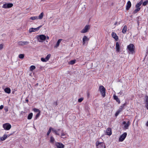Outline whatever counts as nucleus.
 <instances>
[{
    "instance_id": "nucleus-5",
    "label": "nucleus",
    "mask_w": 148,
    "mask_h": 148,
    "mask_svg": "<svg viewBox=\"0 0 148 148\" xmlns=\"http://www.w3.org/2000/svg\"><path fill=\"white\" fill-rule=\"evenodd\" d=\"M90 28V26L89 25H86L84 28L81 31V32L82 33H86L88 32Z\"/></svg>"
},
{
    "instance_id": "nucleus-54",
    "label": "nucleus",
    "mask_w": 148,
    "mask_h": 148,
    "mask_svg": "<svg viewBox=\"0 0 148 148\" xmlns=\"http://www.w3.org/2000/svg\"><path fill=\"white\" fill-rule=\"evenodd\" d=\"M88 95H89V93H88Z\"/></svg>"
},
{
    "instance_id": "nucleus-48",
    "label": "nucleus",
    "mask_w": 148,
    "mask_h": 148,
    "mask_svg": "<svg viewBox=\"0 0 148 148\" xmlns=\"http://www.w3.org/2000/svg\"><path fill=\"white\" fill-rule=\"evenodd\" d=\"M119 94L120 95H123V94L122 93V92H119Z\"/></svg>"
},
{
    "instance_id": "nucleus-46",
    "label": "nucleus",
    "mask_w": 148,
    "mask_h": 148,
    "mask_svg": "<svg viewBox=\"0 0 148 148\" xmlns=\"http://www.w3.org/2000/svg\"><path fill=\"white\" fill-rule=\"evenodd\" d=\"M3 108V105H1L0 106V110H1Z\"/></svg>"
},
{
    "instance_id": "nucleus-22",
    "label": "nucleus",
    "mask_w": 148,
    "mask_h": 148,
    "mask_svg": "<svg viewBox=\"0 0 148 148\" xmlns=\"http://www.w3.org/2000/svg\"><path fill=\"white\" fill-rule=\"evenodd\" d=\"M126 103H124L123 104L122 106H120L119 109L118 110L120 111L121 112L122 110L124 109V106H125Z\"/></svg>"
},
{
    "instance_id": "nucleus-35",
    "label": "nucleus",
    "mask_w": 148,
    "mask_h": 148,
    "mask_svg": "<svg viewBox=\"0 0 148 148\" xmlns=\"http://www.w3.org/2000/svg\"><path fill=\"white\" fill-rule=\"evenodd\" d=\"M24 57V55L23 54H20L18 56V57L20 59H23Z\"/></svg>"
},
{
    "instance_id": "nucleus-49",
    "label": "nucleus",
    "mask_w": 148,
    "mask_h": 148,
    "mask_svg": "<svg viewBox=\"0 0 148 148\" xmlns=\"http://www.w3.org/2000/svg\"><path fill=\"white\" fill-rule=\"evenodd\" d=\"M146 126H147L148 127V121L147 122V123H146Z\"/></svg>"
},
{
    "instance_id": "nucleus-34",
    "label": "nucleus",
    "mask_w": 148,
    "mask_h": 148,
    "mask_svg": "<svg viewBox=\"0 0 148 148\" xmlns=\"http://www.w3.org/2000/svg\"><path fill=\"white\" fill-rule=\"evenodd\" d=\"M36 68V67L32 65L31 66L30 68V70L31 71H33Z\"/></svg>"
},
{
    "instance_id": "nucleus-45",
    "label": "nucleus",
    "mask_w": 148,
    "mask_h": 148,
    "mask_svg": "<svg viewBox=\"0 0 148 148\" xmlns=\"http://www.w3.org/2000/svg\"><path fill=\"white\" fill-rule=\"evenodd\" d=\"M42 25H40L38 27H37V30L38 31L40 28V27H42Z\"/></svg>"
},
{
    "instance_id": "nucleus-10",
    "label": "nucleus",
    "mask_w": 148,
    "mask_h": 148,
    "mask_svg": "<svg viewBox=\"0 0 148 148\" xmlns=\"http://www.w3.org/2000/svg\"><path fill=\"white\" fill-rule=\"evenodd\" d=\"M123 124L124 125V127L126 129H127L129 125H130V123L129 121H127V122L124 121L123 122Z\"/></svg>"
},
{
    "instance_id": "nucleus-18",
    "label": "nucleus",
    "mask_w": 148,
    "mask_h": 148,
    "mask_svg": "<svg viewBox=\"0 0 148 148\" xmlns=\"http://www.w3.org/2000/svg\"><path fill=\"white\" fill-rule=\"evenodd\" d=\"M131 6V3L130 1H128L127 3L126 9L128 10L129 9Z\"/></svg>"
},
{
    "instance_id": "nucleus-31",
    "label": "nucleus",
    "mask_w": 148,
    "mask_h": 148,
    "mask_svg": "<svg viewBox=\"0 0 148 148\" xmlns=\"http://www.w3.org/2000/svg\"><path fill=\"white\" fill-rule=\"evenodd\" d=\"M30 19L32 20H34L35 19H38V16H33L31 17L30 18Z\"/></svg>"
},
{
    "instance_id": "nucleus-36",
    "label": "nucleus",
    "mask_w": 148,
    "mask_h": 148,
    "mask_svg": "<svg viewBox=\"0 0 148 148\" xmlns=\"http://www.w3.org/2000/svg\"><path fill=\"white\" fill-rule=\"evenodd\" d=\"M52 129V128L51 127H50L49 128V130L47 132V136H48L49 135V134L51 132V130Z\"/></svg>"
},
{
    "instance_id": "nucleus-40",
    "label": "nucleus",
    "mask_w": 148,
    "mask_h": 148,
    "mask_svg": "<svg viewBox=\"0 0 148 148\" xmlns=\"http://www.w3.org/2000/svg\"><path fill=\"white\" fill-rule=\"evenodd\" d=\"M41 60L43 62H47L45 59V58H41Z\"/></svg>"
},
{
    "instance_id": "nucleus-53",
    "label": "nucleus",
    "mask_w": 148,
    "mask_h": 148,
    "mask_svg": "<svg viewBox=\"0 0 148 148\" xmlns=\"http://www.w3.org/2000/svg\"><path fill=\"white\" fill-rule=\"evenodd\" d=\"M26 101H28V99H26Z\"/></svg>"
},
{
    "instance_id": "nucleus-37",
    "label": "nucleus",
    "mask_w": 148,
    "mask_h": 148,
    "mask_svg": "<svg viewBox=\"0 0 148 148\" xmlns=\"http://www.w3.org/2000/svg\"><path fill=\"white\" fill-rule=\"evenodd\" d=\"M148 3V1H144V2H143V6H145V5H146Z\"/></svg>"
},
{
    "instance_id": "nucleus-3",
    "label": "nucleus",
    "mask_w": 148,
    "mask_h": 148,
    "mask_svg": "<svg viewBox=\"0 0 148 148\" xmlns=\"http://www.w3.org/2000/svg\"><path fill=\"white\" fill-rule=\"evenodd\" d=\"M101 94L103 97H104L106 95V90L105 88L102 86H99V88Z\"/></svg>"
},
{
    "instance_id": "nucleus-9",
    "label": "nucleus",
    "mask_w": 148,
    "mask_h": 148,
    "mask_svg": "<svg viewBox=\"0 0 148 148\" xmlns=\"http://www.w3.org/2000/svg\"><path fill=\"white\" fill-rule=\"evenodd\" d=\"M127 135L126 132L124 133L123 134L121 135L119 138V141H123Z\"/></svg>"
},
{
    "instance_id": "nucleus-33",
    "label": "nucleus",
    "mask_w": 148,
    "mask_h": 148,
    "mask_svg": "<svg viewBox=\"0 0 148 148\" xmlns=\"http://www.w3.org/2000/svg\"><path fill=\"white\" fill-rule=\"evenodd\" d=\"M136 9L134 11L133 13L134 14H135L136 13H137V12L139 11L140 10V8H136Z\"/></svg>"
},
{
    "instance_id": "nucleus-23",
    "label": "nucleus",
    "mask_w": 148,
    "mask_h": 148,
    "mask_svg": "<svg viewBox=\"0 0 148 148\" xmlns=\"http://www.w3.org/2000/svg\"><path fill=\"white\" fill-rule=\"evenodd\" d=\"M143 2V0H141L136 5V8H139V7L141 5Z\"/></svg>"
},
{
    "instance_id": "nucleus-24",
    "label": "nucleus",
    "mask_w": 148,
    "mask_h": 148,
    "mask_svg": "<svg viewBox=\"0 0 148 148\" xmlns=\"http://www.w3.org/2000/svg\"><path fill=\"white\" fill-rule=\"evenodd\" d=\"M43 16L44 13L43 12L41 13L40 14L39 16L38 17V19H41L42 18Z\"/></svg>"
},
{
    "instance_id": "nucleus-2",
    "label": "nucleus",
    "mask_w": 148,
    "mask_h": 148,
    "mask_svg": "<svg viewBox=\"0 0 148 148\" xmlns=\"http://www.w3.org/2000/svg\"><path fill=\"white\" fill-rule=\"evenodd\" d=\"M37 38L39 42H42L46 38V37L44 35H40L38 36Z\"/></svg>"
},
{
    "instance_id": "nucleus-8",
    "label": "nucleus",
    "mask_w": 148,
    "mask_h": 148,
    "mask_svg": "<svg viewBox=\"0 0 148 148\" xmlns=\"http://www.w3.org/2000/svg\"><path fill=\"white\" fill-rule=\"evenodd\" d=\"M13 4L12 3H6L3 5L2 8H8L12 7Z\"/></svg>"
},
{
    "instance_id": "nucleus-30",
    "label": "nucleus",
    "mask_w": 148,
    "mask_h": 148,
    "mask_svg": "<svg viewBox=\"0 0 148 148\" xmlns=\"http://www.w3.org/2000/svg\"><path fill=\"white\" fill-rule=\"evenodd\" d=\"M51 56V55L50 54H48L47 56L45 58V59L47 61H48L49 59Z\"/></svg>"
},
{
    "instance_id": "nucleus-25",
    "label": "nucleus",
    "mask_w": 148,
    "mask_h": 148,
    "mask_svg": "<svg viewBox=\"0 0 148 148\" xmlns=\"http://www.w3.org/2000/svg\"><path fill=\"white\" fill-rule=\"evenodd\" d=\"M32 116L33 113H31L28 116L27 119L29 120L31 119L32 118Z\"/></svg>"
},
{
    "instance_id": "nucleus-7",
    "label": "nucleus",
    "mask_w": 148,
    "mask_h": 148,
    "mask_svg": "<svg viewBox=\"0 0 148 148\" xmlns=\"http://www.w3.org/2000/svg\"><path fill=\"white\" fill-rule=\"evenodd\" d=\"M29 43V42L24 41H20L17 42L19 46L26 45Z\"/></svg>"
},
{
    "instance_id": "nucleus-12",
    "label": "nucleus",
    "mask_w": 148,
    "mask_h": 148,
    "mask_svg": "<svg viewBox=\"0 0 148 148\" xmlns=\"http://www.w3.org/2000/svg\"><path fill=\"white\" fill-rule=\"evenodd\" d=\"M112 134L111 129L110 128H108L106 130V134L109 136L111 135Z\"/></svg>"
},
{
    "instance_id": "nucleus-52",
    "label": "nucleus",
    "mask_w": 148,
    "mask_h": 148,
    "mask_svg": "<svg viewBox=\"0 0 148 148\" xmlns=\"http://www.w3.org/2000/svg\"><path fill=\"white\" fill-rule=\"evenodd\" d=\"M5 111L6 112H7V111H8V109H5Z\"/></svg>"
},
{
    "instance_id": "nucleus-38",
    "label": "nucleus",
    "mask_w": 148,
    "mask_h": 148,
    "mask_svg": "<svg viewBox=\"0 0 148 148\" xmlns=\"http://www.w3.org/2000/svg\"><path fill=\"white\" fill-rule=\"evenodd\" d=\"M40 115V113H38L37 114L35 117V119H36L38 118V117H39Z\"/></svg>"
},
{
    "instance_id": "nucleus-15",
    "label": "nucleus",
    "mask_w": 148,
    "mask_h": 148,
    "mask_svg": "<svg viewBox=\"0 0 148 148\" xmlns=\"http://www.w3.org/2000/svg\"><path fill=\"white\" fill-rule=\"evenodd\" d=\"M145 106L147 109L148 110V96H146L145 98Z\"/></svg>"
},
{
    "instance_id": "nucleus-19",
    "label": "nucleus",
    "mask_w": 148,
    "mask_h": 148,
    "mask_svg": "<svg viewBox=\"0 0 148 148\" xmlns=\"http://www.w3.org/2000/svg\"><path fill=\"white\" fill-rule=\"evenodd\" d=\"M38 31L37 28H31L29 29V33H31L33 32H35L36 31Z\"/></svg>"
},
{
    "instance_id": "nucleus-21",
    "label": "nucleus",
    "mask_w": 148,
    "mask_h": 148,
    "mask_svg": "<svg viewBox=\"0 0 148 148\" xmlns=\"http://www.w3.org/2000/svg\"><path fill=\"white\" fill-rule=\"evenodd\" d=\"M4 91L5 92L9 94L10 93L11 90L10 88H6L4 89Z\"/></svg>"
},
{
    "instance_id": "nucleus-32",
    "label": "nucleus",
    "mask_w": 148,
    "mask_h": 148,
    "mask_svg": "<svg viewBox=\"0 0 148 148\" xmlns=\"http://www.w3.org/2000/svg\"><path fill=\"white\" fill-rule=\"evenodd\" d=\"M33 110L35 112H38V113L40 112V111L39 109L36 108H34Z\"/></svg>"
},
{
    "instance_id": "nucleus-29",
    "label": "nucleus",
    "mask_w": 148,
    "mask_h": 148,
    "mask_svg": "<svg viewBox=\"0 0 148 148\" xmlns=\"http://www.w3.org/2000/svg\"><path fill=\"white\" fill-rule=\"evenodd\" d=\"M76 62L75 60H73L70 61L69 62V64L71 65L74 64Z\"/></svg>"
},
{
    "instance_id": "nucleus-1",
    "label": "nucleus",
    "mask_w": 148,
    "mask_h": 148,
    "mask_svg": "<svg viewBox=\"0 0 148 148\" xmlns=\"http://www.w3.org/2000/svg\"><path fill=\"white\" fill-rule=\"evenodd\" d=\"M135 48L134 45L131 44L127 46V49L129 53L133 54L135 53Z\"/></svg>"
},
{
    "instance_id": "nucleus-50",
    "label": "nucleus",
    "mask_w": 148,
    "mask_h": 148,
    "mask_svg": "<svg viewBox=\"0 0 148 148\" xmlns=\"http://www.w3.org/2000/svg\"><path fill=\"white\" fill-rule=\"evenodd\" d=\"M46 38L47 39H49V36H47V37H46Z\"/></svg>"
},
{
    "instance_id": "nucleus-13",
    "label": "nucleus",
    "mask_w": 148,
    "mask_h": 148,
    "mask_svg": "<svg viewBox=\"0 0 148 148\" xmlns=\"http://www.w3.org/2000/svg\"><path fill=\"white\" fill-rule=\"evenodd\" d=\"M116 51L117 52H119L120 51V45L118 42H116Z\"/></svg>"
},
{
    "instance_id": "nucleus-14",
    "label": "nucleus",
    "mask_w": 148,
    "mask_h": 148,
    "mask_svg": "<svg viewBox=\"0 0 148 148\" xmlns=\"http://www.w3.org/2000/svg\"><path fill=\"white\" fill-rule=\"evenodd\" d=\"M89 40V38H88L87 36H83L82 39L83 45H84L86 41H88Z\"/></svg>"
},
{
    "instance_id": "nucleus-51",
    "label": "nucleus",
    "mask_w": 148,
    "mask_h": 148,
    "mask_svg": "<svg viewBox=\"0 0 148 148\" xmlns=\"http://www.w3.org/2000/svg\"><path fill=\"white\" fill-rule=\"evenodd\" d=\"M117 23V22H116L115 23H114V25H116Z\"/></svg>"
},
{
    "instance_id": "nucleus-41",
    "label": "nucleus",
    "mask_w": 148,
    "mask_h": 148,
    "mask_svg": "<svg viewBox=\"0 0 148 148\" xmlns=\"http://www.w3.org/2000/svg\"><path fill=\"white\" fill-rule=\"evenodd\" d=\"M120 112V111L118 110L115 114V116H117Z\"/></svg>"
},
{
    "instance_id": "nucleus-11",
    "label": "nucleus",
    "mask_w": 148,
    "mask_h": 148,
    "mask_svg": "<svg viewBox=\"0 0 148 148\" xmlns=\"http://www.w3.org/2000/svg\"><path fill=\"white\" fill-rule=\"evenodd\" d=\"M56 145L57 148H64V145L61 143L56 142Z\"/></svg>"
},
{
    "instance_id": "nucleus-20",
    "label": "nucleus",
    "mask_w": 148,
    "mask_h": 148,
    "mask_svg": "<svg viewBox=\"0 0 148 148\" xmlns=\"http://www.w3.org/2000/svg\"><path fill=\"white\" fill-rule=\"evenodd\" d=\"M127 29V27L126 25H125L123 26V28L122 31V32L123 34H125L126 32Z\"/></svg>"
},
{
    "instance_id": "nucleus-44",
    "label": "nucleus",
    "mask_w": 148,
    "mask_h": 148,
    "mask_svg": "<svg viewBox=\"0 0 148 148\" xmlns=\"http://www.w3.org/2000/svg\"><path fill=\"white\" fill-rule=\"evenodd\" d=\"M3 47V44L0 45V50H1Z\"/></svg>"
},
{
    "instance_id": "nucleus-39",
    "label": "nucleus",
    "mask_w": 148,
    "mask_h": 148,
    "mask_svg": "<svg viewBox=\"0 0 148 148\" xmlns=\"http://www.w3.org/2000/svg\"><path fill=\"white\" fill-rule=\"evenodd\" d=\"M83 100V98H80L78 99V101L79 102H81Z\"/></svg>"
},
{
    "instance_id": "nucleus-17",
    "label": "nucleus",
    "mask_w": 148,
    "mask_h": 148,
    "mask_svg": "<svg viewBox=\"0 0 148 148\" xmlns=\"http://www.w3.org/2000/svg\"><path fill=\"white\" fill-rule=\"evenodd\" d=\"M112 37L116 41H117L118 40V37L116 33L114 32H112L111 34Z\"/></svg>"
},
{
    "instance_id": "nucleus-4",
    "label": "nucleus",
    "mask_w": 148,
    "mask_h": 148,
    "mask_svg": "<svg viewBox=\"0 0 148 148\" xmlns=\"http://www.w3.org/2000/svg\"><path fill=\"white\" fill-rule=\"evenodd\" d=\"M3 127L5 130H8L11 128V125L9 123H6L3 124Z\"/></svg>"
},
{
    "instance_id": "nucleus-26",
    "label": "nucleus",
    "mask_w": 148,
    "mask_h": 148,
    "mask_svg": "<svg viewBox=\"0 0 148 148\" xmlns=\"http://www.w3.org/2000/svg\"><path fill=\"white\" fill-rule=\"evenodd\" d=\"M7 135L5 134L1 138V140H4L7 138Z\"/></svg>"
},
{
    "instance_id": "nucleus-28",
    "label": "nucleus",
    "mask_w": 148,
    "mask_h": 148,
    "mask_svg": "<svg viewBox=\"0 0 148 148\" xmlns=\"http://www.w3.org/2000/svg\"><path fill=\"white\" fill-rule=\"evenodd\" d=\"M113 97L114 99L116 100L117 102L120 103V100L116 96L114 95Z\"/></svg>"
},
{
    "instance_id": "nucleus-47",
    "label": "nucleus",
    "mask_w": 148,
    "mask_h": 148,
    "mask_svg": "<svg viewBox=\"0 0 148 148\" xmlns=\"http://www.w3.org/2000/svg\"><path fill=\"white\" fill-rule=\"evenodd\" d=\"M53 132L55 133L56 132V131L57 130H55L52 128V129L51 130Z\"/></svg>"
},
{
    "instance_id": "nucleus-43",
    "label": "nucleus",
    "mask_w": 148,
    "mask_h": 148,
    "mask_svg": "<svg viewBox=\"0 0 148 148\" xmlns=\"http://www.w3.org/2000/svg\"><path fill=\"white\" fill-rule=\"evenodd\" d=\"M61 136L62 137V138H65L66 137H63L65 136V134L63 133H62L61 134Z\"/></svg>"
},
{
    "instance_id": "nucleus-42",
    "label": "nucleus",
    "mask_w": 148,
    "mask_h": 148,
    "mask_svg": "<svg viewBox=\"0 0 148 148\" xmlns=\"http://www.w3.org/2000/svg\"><path fill=\"white\" fill-rule=\"evenodd\" d=\"M60 130V129H58L57 131H56V132L55 133V134H56V135H60V134L59 133H58V132Z\"/></svg>"
},
{
    "instance_id": "nucleus-27",
    "label": "nucleus",
    "mask_w": 148,
    "mask_h": 148,
    "mask_svg": "<svg viewBox=\"0 0 148 148\" xmlns=\"http://www.w3.org/2000/svg\"><path fill=\"white\" fill-rule=\"evenodd\" d=\"M55 141V139L53 136L50 137V142L52 143H54Z\"/></svg>"
},
{
    "instance_id": "nucleus-16",
    "label": "nucleus",
    "mask_w": 148,
    "mask_h": 148,
    "mask_svg": "<svg viewBox=\"0 0 148 148\" xmlns=\"http://www.w3.org/2000/svg\"><path fill=\"white\" fill-rule=\"evenodd\" d=\"M62 40V39H58L56 44L54 46V47L55 48H58L59 46L60 43Z\"/></svg>"
},
{
    "instance_id": "nucleus-6",
    "label": "nucleus",
    "mask_w": 148,
    "mask_h": 148,
    "mask_svg": "<svg viewBox=\"0 0 148 148\" xmlns=\"http://www.w3.org/2000/svg\"><path fill=\"white\" fill-rule=\"evenodd\" d=\"M96 145L97 148H106L105 145L103 143H99L97 142L96 143Z\"/></svg>"
}]
</instances>
